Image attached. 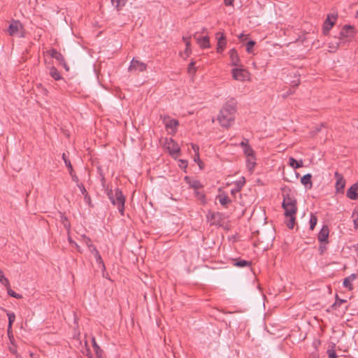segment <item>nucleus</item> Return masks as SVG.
Instances as JSON below:
<instances>
[{
    "instance_id": "1",
    "label": "nucleus",
    "mask_w": 358,
    "mask_h": 358,
    "mask_svg": "<svg viewBox=\"0 0 358 358\" xmlns=\"http://www.w3.org/2000/svg\"><path fill=\"white\" fill-rule=\"evenodd\" d=\"M236 112V101L231 99L223 106L219 113L217 120L220 124L223 127H229L235 120Z\"/></svg>"
},
{
    "instance_id": "2",
    "label": "nucleus",
    "mask_w": 358,
    "mask_h": 358,
    "mask_svg": "<svg viewBox=\"0 0 358 358\" xmlns=\"http://www.w3.org/2000/svg\"><path fill=\"white\" fill-rule=\"evenodd\" d=\"M107 196L110 202L114 206L117 207L119 212L122 215H123L124 210L125 198L122 191L118 188L115 189V191L110 189L107 192Z\"/></svg>"
},
{
    "instance_id": "3",
    "label": "nucleus",
    "mask_w": 358,
    "mask_h": 358,
    "mask_svg": "<svg viewBox=\"0 0 358 358\" xmlns=\"http://www.w3.org/2000/svg\"><path fill=\"white\" fill-rule=\"evenodd\" d=\"M282 206L285 210V216L287 219V226L290 229H293L295 224L296 214L297 212L296 204H288L286 206L282 205Z\"/></svg>"
},
{
    "instance_id": "4",
    "label": "nucleus",
    "mask_w": 358,
    "mask_h": 358,
    "mask_svg": "<svg viewBox=\"0 0 358 358\" xmlns=\"http://www.w3.org/2000/svg\"><path fill=\"white\" fill-rule=\"evenodd\" d=\"M164 147L168 150L171 156L177 155L180 152V148L177 142L172 138H166Z\"/></svg>"
},
{
    "instance_id": "5",
    "label": "nucleus",
    "mask_w": 358,
    "mask_h": 358,
    "mask_svg": "<svg viewBox=\"0 0 358 358\" xmlns=\"http://www.w3.org/2000/svg\"><path fill=\"white\" fill-rule=\"evenodd\" d=\"M231 73L233 78L238 81H245L249 78V73L243 68L233 69Z\"/></svg>"
},
{
    "instance_id": "6",
    "label": "nucleus",
    "mask_w": 358,
    "mask_h": 358,
    "mask_svg": "<svg viewBox=\"0 0 358 358\" xmlns=\"http://www.w3.org/2000/svg\"><path fill=\"white\" fill-rule=\"evenodd\" d=\"M147 65L145 63L136 58H133L129 67V71L131 72H143L145 71Z\"/></svg>"
},
{
    "instance_id": "7",
    "label": "nucleus",
    "mask_w": 358,
    "mask_h": 358,
    "mask_svg": "<svg viewBox=\"0 0 358 358\" xmlns=\"http://www.w3.org/2000/svg\"><path fill=\"white\" fill-rule=\"evenodd\" d=\"M341 36L346 41L351 40L355 35V27L350 25H345L341 31Z\"/></svg>"
},
{
    "instance_id": "8",
    "label": "nucleus",
    "mask_w": 358,
    "mask_h": 358,
    "mask_svg": "<svg viewBox=\"0 0 358 358\" xmlns=\"http://www.w3.org/2000/svg\"><path fill=\"white\" fill-rule=\"evenodd\" d=\"M336 20V16L334 15H328L327 18L325 20L323 27L322 31L324 34H327L330 29L332 28L334 24H335V21Z\"/></svg>"
},
{
    "instance_id": "9",
    "label": "nucleus",
    "mask_w": 358,
    "mask_h": 358,
    "mask_svg": "<svg viewBox=\"0 0 358 358\" xmlns=\"http://www.w3.org/2000/svg\"><path fill=\"white\" fill-rule=\"evenodd\" d=\"M22 28V25L19 20H13L8 27V32L10 36H15L17 34Z\"/></svg>"
},
{
    "instance_id": "10",
    "label": "nucleus",
    "mask_w": 358,
    "mask_h": 358,
    "mask_svg": "<svg viewBox=\"0 0 358 358\" xmlns=\"http://www.w3.org/2000/svg\"><path fill=\"white\" fill-rule=\"evenodd\" d=\"M216 38L217 39V52L222 53L227 45V39L224 33H217Z\"/></svg>"
},
{
    "instance_id": "11",
    "label": "nucleus",
    "mask_w": 358,
    "mask_h": 358,
    "mask_svg": "<svg viewBox=\"0 0 358 358\" xmlns=\"http://www.w3.org/2000/svg\"><path fill=\"white\" fill-rule=\"evenodd\" d=\"M194 38L201 48H207L210 47L209 37L208 36H200L197 33L194 34Z\"/></svg>"
},
{
    "instance_id": "12",
    "label": "nucleus",
    "mask_w": 358,
    "mask_h": 358,
    "mask_svg": "<svg viewBox=\"0 0 358 358\" xmlns=\"http://www.w3.org/2000/svg\"><path fill=\"white\" fill-rule=\"evenodd\" d=\"M164 123L167 129H171L172 133L176 131L177 127L179 124L178 121L175 119H170L169 117L164 118Z\"/></svg>"
},
{
    "instance_id": "13",
    "label": "nucleus",
    "mask_w": 358,
    "mask_h": 358,
    "mask_svg": "<svg viewBox=\"0 0 358 358\" xmlns=\"http://www.w3.org/2000/svg\"><path fill=\"white\" fill-rule=\"evenodd\" d=\"M335 178L336 179L335 185L336 191L338 192H343L345 185V179L343 178V176L337 171L335 172Z\"/></svg>"
},
{
    "instance_id": "14",
    "label": "nucleus",
    "mask_w": 358,
    "mask_h": 358,
    "mask_svg": "<svg viewBox=\"0 0 358 358\" xmlns=\"http://www.w3.org/2000/svg\"><path fill=\"white\" fill-rule=\"evenodd\" d=\"M329 229L327 225H324L320 231L317 239L320 243H328Z\"/></svg>"
},
{
    "instance_id": "15",
    "label": "nucleus",
    "mask_w": 358,
    "mask_h": 358,
    "mask_svg": "<svg viewBox=\"0 0 358 358\" xmlns=\"http://www.w3.org/2000/svg\"><path fill=\"white\" fill-rule=\"evenodd\" d=\"M358 184L355 183L352 185L347 191V196L352 200L358 199Z\"/></svg>"
},
{
    "instance_id": "16",
    "label": "nucleus",
    "mask_w": 358,
    "mask_h": 358,
    "mask_svg": "<svg viewBox=\"0 0 358 358\" xmlns=\"http://www.w3.org/2000/svg\"><path fill=\"white\" fill-rule=\"evenodd\" d=\"M245 183V177H241L238 181L235 182V188L232 189L231 190V194L235 195L236 193L239 192L243 185Z\"/></svg>"
},
{
    "instance_id": "17",
    "label": "nucleus",
    "mask_w": 358,
    "mask_h": 358,
    "mask_svg": "<svg viewBox=\"0 0 358 358\" xmlns=\"http://www.w3.org/2000/svg\"><path fill=\"white\" fill-rule=\"evenodd\" d=\"M229 53L231 59V64L232 66H238L240 62V59L238 55L237 51L234 48H233L229 50Z\"/></svg>"
},
{
    "instance_id": "18",
    "label": "nucleus",
    "mask_w": 358,
    "mask_h": 358,
    "mask_svg": "<svg viewBox=\"0 0 358 358\" xmlns=\"http://www.w3.org/2000/svg\"><path fill=\"white\" fill-rule=\"evenodd\" d=\"M185 180L189 185V186L195 190L199 189L203 187L201 183L197 180H191L188 176L185 178Z\"/></svg>"
},
{
    "instance_id": "19",
    "label": "nucleus",
    "mask_w": 358,
    "mask_h": 358,
    "mask_svg": "<svg viewBox=\"0 0 358 358\" xmlns=\"http://www.w3.org/2000/svg\"><path fill=\"white\" fill-rule=\"evenodd\" d=\"M207 217L210 220L211 224H218L220 222L221 215L218 212L209 213Z\"/></svg>"
},
{
    "instance_id": "20",
    "label": "nucleus",
    "mask_w": 358,
    "mask_h": 358,
    "mask_svg": "<svg viewBox=\"0 0 358 358\" xmlns=\"http://www.w3.org/2000/svg\"><path fill=\"white\" fill-rule=\"evenodd\" d=\"M357 278L356 274H351L348 277L345 278L343 280V286L345 288H348L349 290H352L353 289V286L352 282Z\"/></svg>"
},
{
    "instance_id": "21",
    "label": "nucleus",
    "mask_w": 358,
    "mask_h": 358,
    "mask_svg": "<svg viewBox=\"0 0 358 358\" xmlns=\"http://www.w3.org/2000/svg\"><path fill=\"white\" fill-rule=\"evenodd\" d=\"M288 204H296V199L295 197L289 193H287L286 194H283V206H286Z\"/></svg>"
},
{
    "instance_id": "22",
    "label": "nucleus",
    "mask_w": 358,
    "mask_h": 358,
    "mask_svg": "<svg viewBox=\"0 0 358 358\" xmlns=\"http://www.w3.org/2000/svg\"><path fill=\"white\" fill-rule=\"evenodd\" d=\"M311 178L312 175L310 173H307L301 178V182L308 189H310L313 186Z\"/></svg>"
},
{
    "instance_id": "23",
    "label": "nucleus",
    "mask_w": 358,
    "mask_h": 358,
    "mask_svg": "<svg viewBox=\"0 0 358 358\" xmlns=\"http://www.w3.org/2000/svg\"><path fill=\"white\" fill-rule=\"evenodd\" d=\"M48 52L52 58L57 59L59 63L61 62H64V56L56 49H51L49 51H48Z\"/></svg>"
},
{
    "instance_id": "24",
    "label": "nucleus",
    "mask_w": 358,
    "mask_h": 358,
    "mask_svg": "<svg viewBox=\"0 0 358 358\" xmlns=\"http://www.w3.org/2000/svg\"><path fill=\"white\" fill-rule=\"evenodd\" d=\"M289 165L292 166L294 169H299L302 167L303 165V161L301 160H296L294 157H289Z\"/></svg>"
},
{
    "instance_id": "25",
    "label": "nucleus",
    "mask_w": 358,
    "mask_h": 358,
    "mask_svg": "<svg viewBox=\"0 0 358 358\" xmlns=\"http://www.w3.org/2000/svg\"><path fill=\"white\" fill-rule=\"evenodd\" d=\"M49 73L50 76L54 78L55 80H59L62 78L60 75V73L58 71V70L55 66H51L49 69Z\"/></svg>"
},
{
    "instance_id": "26",
    "label": "nucleus",
    "mask_w": 358,
    "mask_h": 358,
    "mask_svg": "<svg viewBox=\"0 0 358 358\" xmlns=\"http://www.w3.org/2000/svg\"><path fill=\"white\" fill-rule=\"evenodd\" d=\"M255 160L256 159L255 155L247 157V166L250 171H252L254 169L256 164Z\"/></svg>"
},
{
    "instance_id": "27",
    "label": "nucleus",
    "mask_w": 358,
    "mask_h": 358,
    "mask_svg": "<svg viewBox=\"0 0 358 358\" xmlns=\"http://www.w3.org/2000/svg\"><path fill=\"white\" fill-rule=\"evenodd\" d=\"M92 343L93 349H94L96 356L98 357H101V356H102V350L100 348L99 345L96 343V340H95L94 338H92Z\"/></svg>"
},
{
    "instance_id": "28",
    "label": "nucleus",
    "mask_w": 358,
    "mask_h": 358,
    "mask_svg": "<svg viewBox=\"0 0 358 358\" xmlns=\"http://www.w3.org/2000/svg\"><path fill=\"white\" fill-rule=\"evenodd\" d=\"M60 221L62 222V224H63L64 227L69 231L70 230V228H71V224L69 221V220L67 219V217L62 213H60Z\"/></svg>"
},
{
    "instance_id": "29",
    "label": "nucleus",
    "mask_w": 358,
    "mask_h": 358,
    "mask_svg": "<svg viewBox=\"0 0 358 358\" xmlns=\"http://www.w3.org/2000/svg\"><path fill=\"white\" fill-rule=\"evenodd\" d=\"M127 0H111L112 4L119 10L126 3Z\"/></svg>"
},
{
    "instance_id": "30",
    "label": "nucleus",
    "mask_w": 358,
    "mask_h": 358,
    "mask_svg": "<svg viewBox=\"0 0 358 358\" xmlns=\"http://www.w3.org/2000/svg\"><path fill=\"white\" fill-rule=\"evenodd\" d=\"M0 282L5 286L6 288H8L10 286V282L8 278L4 276L3 272L0 269Z\"/></svg>"
},
{
    "instance_id": "31",
    "label": "nucleus",
    "mask_w": 358,
    "mask_h": 358,
    "mask_svg": "<svg viewBox=\"0 0 358 358\" xmlns=\"http://www.w3.org/2000/svg\"><path fill=\"white\" fill-rule=\"evenodd\" d=\"M62 159L64 160V162L65 163V165L67 166V168L69 169V173L70 172H73V166L71 165V163L70 160L66 157L65 153L62 154Z\"/></svg>"
},
{
    "instance_id": "32",
    "label": "nucleus",
    "mask_w": 358,
    "mask_h": 358,
    "mask_svg": "<svg viewBox=\"0 0 358 358\" xmlns=\"http://www.w3.org/2000/svg\"><path fill=\"white\" fill-rule=\"evenodd\" d=\"M219 201L220 204L224 206H227L229 203H231V200L228 196H220Z\"/></svg>"
},
{
    "instance_id": "33",
    "label": "nucleus",
    "mask_w": 358,
    "mask_h": 358,
    "mask_svg": "<svg viewBox=\"0 0 358 358\" xmlns=\"http://www.w3.org/2000/svg\"><path fill=\"white\" fill-rule=\"evenodd\" d=\"M317 222V217L316 215L311 214L310 219V229L313 230Z\"/></svg>"
},
{
    "instance_id": "34",
    "label": "nucleus",
    "mask_w": 358,
    "mask_h": 358,
    "mask_svg": "<svg viewBox=\"0 0 358 358\" xmlns=\"http://www.w3.org/2000/svg\"><path fill=\"white\" fill-rule=\"evenodd\" d=\"M194 66H195V62L193 61H192L189 64L188 68H187V72L189 75H194L196 73V69Z\"/></svg>"
},
{
    "instance_id": "35",
    "label": "nucleus",
    "mask_w": 358,
    "mask_h": 358,
    "mask_svg": "<svg viewBox=\"0 0 358 358\" xmlns=\"http://www.w3.org/2000/svg\"><path fill=\"white\" fill-rule=\"evenodd\" d=\"M94 257H95L96 264H99V266H101V268H103L104 269L105 268L104 263L101 259V257L99 252L96 253V255H94Z\"/></svg>"
},
{
    "instance_id": "36",
    "label": "nucleus",
    "mask_w": 358,
    "mask_h": 358,
    "mask_svg": "<svg viewBox=\"0 0 358 358\" xmlns=\"http://www.w3.org/2000/svg\"><path fill=\"white\" fill-rule=\"evenodd\" d=\"M7 289V292H8V294L12 297H14L15 299H21L22 296L21 294H19L17 293H16L15 292H14L13 290H12L10 289V287L9 286L8 288H6Z\"/></svg>"
},
{
    "instance_id": "37",
    "label": "nucleus",
    "mask_w": 358,
    "mask_h": 358,
    "mask_svg": "<svg viewBox=\"0 0 358 358\" xmlns=\"http://www.w3.org/2000/svg\"><path fill=\"white\" fill-rule=\"evenodd\" d=\"M8 317V330L11 328L13 323L15 321V315L13 313H7Z\"/></svg>"
},
{
    "instance_id": "38",
    "label": "nucleus",
    "mask_w": 358,
    "mask_h": 358,
    "mask_svg": "<svg viewBox=\"0 0 358 358\" xmlns=\"http://www.w3.org/2000/svg\"><path fill=\"white\" fill-rule=\"evenodd\" d=\"M355 228H358V208L355 209L352 215Z\"/></svg>"
},
{
    "instance_id": "39",
    "label": "nucleus",
    "mask_w": 358,
    "mask_h": 358,
    "mask_svg": "<svg viewBox=\"0 0 358 358\" xmlns=\"http://www.w3.org/2000/svg\"><path fill=\"white\" fill-rule=\"evenodd\" d=\"M235 266L238 267H245V266H249L250 265V262H248L246 260H239L237 261L235 264Z\"/></svg>"
},
{
    "instance_id": "40",
    "label": "nucleus",
    "mask_w": 358,
    "mask_h": 358,
    "mask_svg": "<svg viewBox=\"0 0 358 358\" xmlns=\"http://www.w3.org/2000/svg\"><path fill=\"white\" fill-rule=\"evenodd\" d=\"M243 152L247 157L255 155L254 151L250 145L245 146V148H243Z\"/></svg>"
},
{
    "instance_id": "41",
    "label": "nucleus",
    "mask_w": 358,
    "mask_h": 358,
    "mask_svg": "<svg viewBox=\"0 0 358 358\" xmlns=\"http://www.w3.org/2000/svg\"><path fill=\"white\" fill-rule=\"evenodd\" d=\"M255 45V42L254 41H250L247 43L246 45V51L249 53L252 52L253 47Z\"/></svg>"
},
{
    "instance_id": "42",
    "label": "nucleus",
    "mask_w": 358,
    "mask_h": 358,
    "mask_svg": "<svg viewBox=\"0 0 358 358\" xmlns=\"http://www.w3.org/2000/svg\"><path fill=\"white\" fill-rule=\"evenodd\" d=\"M82 240L83 242L87 246L88 248H90V246L93 245L91 239L87 237L85 235L82 236Z\"/></svg>"
},
{
    "instance_id": "43",
    "label": "nucleus",
    "mask_w": 358,
    "mask_h": 358,
    "mask_svg": "<svg viewBox=\"0 0 358 358\" xmlns=\"http://www.w3.org/2000/svg\"><path fill=\"white\" fill-rule=\"evenodd\" d=\"M78 188L80 189L81 193L85 196V198H87L88 197L89 198V194L87 192V190L84 186L83 184L80 183V184H78Z\"/></svg>"
},
{
    "instance_id": "44",
    "label": "nucleus",
    "mask_w": 358,
    "mask_h": 358,
    "mask_svg": "<svg viewBox=\"0 0 358 358\" xmlns=\"http://www.w3.org/2000/svg\"><path fill=\"white\" fill-rule=\"evenodd\" d=\"M194 194H195L196 196L198 198V199H199L201 201L205 200V198H206L205 194H203L202 192H199V189L195 190Z\"/></svg>"
},
{
    "instance_id": "45",
    "label": "nucleus",
    "mask_w": 358,
    "mask_h": 358,
    "mask_svg": "<svg viewBox=\"0 0 358 358\" xmlns=\"http://www.w3.org/2000/svg\"><path fill=\"white\" fill-rule=\"evenodd\" d=\"M345 302H346L345 300L340 299L338 298V296H336V301L332 305V307L334 308V307H336V306H340L343 303H345Z\"/></svg>"
},
{
    "instance_id": "46",
    "label": "nucleus",
    "mask_w": 358,
    "mask_h": 358,
    "mask_svg": "<svg viewBox=\"0 0 358 358\" xmlns=\"http://www.w3.org/2000/svg\"><path fill=\"white\" fill-rule=\"evenodd\" d=\"M71 177V179L73 182H76L77 185L78 184H80L79 183V179H78V177L76 175V173L73 172H70L69 173Z\"/></svg>"
},
{
    "instance_id": "47",
    "label": "nucleus",
    "mask_w": 358,
    "mask_h": 358,
    "mask_svg": "<svg viewBox=\"0 0 358 358\" xmlns=\"http://www.w3.org/2000/svg\"><path fill=\"white\" fill-rule=\"evenodd\" d=\"M192 148L195 152V155L197 156L198 160L199 161V146L196 144H192Z\"/></svg>"
},
{
    "instance_id": "48",
    "label": "nucleus",
    "mask_w": 358,
    "mask_h": 358,
    "mask_svg": "<svg viewBox=\"0 0 358 358\" xmlns=\"http://www.w3.org/2000/svg\"><path fill=\"white\" fill-rule=\"evenodd\" d=\"M327 354H328L329 358H337V355H336L335 351L332 349H329L327 350Z\"/></svg>"
},
{
    "instance_id": "49",
    "label": "nucleus",
    "mask_w": 358,
    "mask_h": 358,
    "mask_svg": "<svg viewBox=\"0 0 358 358\" xmlns=\"http://www.w3.org/2000/svg\"><path fill=\"white\" fill-rule=\"evenodd\" d=\"M90 252L94 256L96 253H99V252L97 250L96 248L93 245L92 246H90L89 248Z\"/></svg>"
},
{
    "instance_id": "50",
    "label": "nucleus",
    "mask_w": 358,
    "mask_h": 358,
    "mask_svg": "<svg viewBox=\"0 0 358 358\" xmlns=\"http://www.w3.org/2000/svg\"><path fill=\"white\" fill-rule=\"evenodd\" d=\"M294 93V91L292 90L291 89H289L287 92L284 93L282 94V97L283 99H285L287 98L289 95L292 94Z\"/></svg>"
},
{
    "instance_id": "51",
    "label": "nucleus",
    "mask_w": 358,
    "mask_h": 358,
    "mask_svg": "<svg viewBox=\"0 0 358 358\" xmlns=\"http://www.w3.org/2000/svg\"><path fill=\"white\" fill-rule=\"evenodd\" d=\"M241 146L243 147V148H245V146H248V139H245L244 138L241 143Z\"/></svg>"
},
{
    "instance_id": "52",
    "label": "nucleus",
    "mask_w": 358,
    "mask_h": 358,
    "mask_svg": "<svg viewBox=\"0 0 358 358\" xmlns=\"http://www.w3.org/2000/svg\"><path fill=\"white\" fill-rule=\"evenodd\" d=\"M234 0H224V4L226 6H233Z\"/></svg>"
},
{
    "instance_id": "53",
    "label": "nucleus",
    "mask_w": 358,
    "mask_h": 358,
    "mask_svg": "<svg viewBox=\"0 0 358 358\" xmlns=\"http://www.w3.org/2000/svg\"><path fill=\"white\" fill-rule=\"evenodd\" d=\"M60 64L63 66V67L66 70V71H69V66L67 65V64L65 62V59H64V62H61Z\"/></svg>"
},
{
    "instance_id": "54",
    "label": "nucleus",
    "mask_w": 358,
    "mask_h": 358,
    "mask_svg": "<svg viewBox=\"0 0 358 358\" xmlns=\"http://www.w3.org/2000/svg\"><path fill=\"white\" fill-rule=\"evenodd\" d=\"M238 38L241 41H245L247 38V35H245L243 33L238 35Z\"/></svg>"
},
{
    "instance_id": "55",
    "label": "nucleus",
    "mask_w": 358,
    "mask_h": 358,
    "mask_svg": "<svg viewBox=\"0 0 358 358\" xmlns=\"http://www.w3.org/2000/svg\"><path fill=\"white\" fill-rule=\"evenodd\" d=\"M194 162H197V163H198V164H199V167L201 169V164H202V162H201V160H200V159H199V161L198 160V158H197V156H196V155H195V157H194Z\"/></svg>"
},
{
    "instance_id": "56",
    "label": "nucleus",
    "mask_w": 358,
    "mask_h": 358,
    "mask_svg": "<svg viewBox=\"0 0 358 358\" xmlns=\"http://www.w3.org/2000/svg\"><path fill=\"white\" fill-rule=\"evenodd\" d=\"M326 249V247L324 245H320L319 247V250L320 251V253L322 254Z\"/></svg>"
},
{
    "instance_id": "57",
    "label": "nucleus",
    "mask_w": 358,
    "mask_h": 358,
    "mask_svg": "<svg viewBox=\"0 0 358 358\" xmlns=\"http://www.w3.org/2000/svg\"><path fill=\"white\" fill-rule=\"evenodd\" d=\"M189 45H190V42L189 41H186V46H187V48H186V50H185L186 52H188Z\"/></svg>"
},
{
    "instance_id": "58",
    "label": "nucleus",
    "mask_w": 358,
    "mask_h": 358,
    "mask_svg": "<svg viewBox=\"0 0 358 358\" xmlns=\"http://www.w3.org/2000/svg\"><path fill=\"white\" fill-rule=\"evenodd\" d=\"M181 162L182 163V165H184L185 167H187V162L185 160H181Z\"/></svg>"
},
{
    "instance_id": "59",
    "label": "nucleus",
    "mask_w": 358,
    "mask_h": 358,
    "mask_svg": "<svg viewBox=\"0 0 358 358\" xmlns=\"http://www.w3.org/2000/svg\"><path fill=\"white\" fill-rule=\"evenodd\" d=\"M73 244L75 245L76 249L80 252V246L76 243H73Z\"/></svg>"
},
{
    "instance_id": "60",
    "label": "nucleus",
    "mask_w": 358,
    "mask_h": 358,
    "mask_svg": "<svg viewBox=\"0 0 358 358\" xmlns=\"http://www.w3.org/2000/svg\"><path fill=\"white\" fill-rule=\"evenodd\" d=\"M310 358H318L317 355H312Z\"/></svg>"
},
{
    "instance_id": "61",
    "label": "nucleus",
    "mask_w": 358,
    "mask_h": 358,
    "mask_svg": "<svg viewBox=\"0 0 358 358\" xmlns=\"http://www.w3.org/2000/svg\"><path fill=\"white\" fill-rule=\"evenodd\" d=\"M69 242H70V243H74V242L71 240V238L70 237L69 238Z\"/></svg>"
},
{
    "instance_id": "62",
    "label": "nucleus",
    "mask_w": 358,
    "mask_h": 358,
    "mask_svg": "<svg viewBox=\"0 0 358 358\" xmlns=\"http://www.w3.org/2000/svg\"><path fill=\"white\" fill-rule=\"evenodd\" d=\"M354 247L356 248V250H358V245H355Z\"/></svg>"
},
{
    "instance_id": "63",
    "label": "nucleus",
    "mask_w": 358,
    "mask_h": 358,
    "mask_svg": "<svg viewBox=\"0 0 358 358\" xmlns=\"http://www.w3.org/2000/svg\"><path fill=\"white\" fill-rule=\"evenodd\" d=\"M85 199L86 200H90V197H89V198H88V197H87V198H85Z\"/></svg>"
},
{
    "instance_id": "64",
    "label": "nucleus",
    "mask_w": 358,
    "mask_h": 358,
    "mask_svg": "<svg viewBox=\"0 0 358 358\" xmlns=\"http://www.w3.org/2000/svg\"><path fill=\"white\" fill-rule=\"evenodd\" d=\"M99 358H101V357H99Z\"/></svg>"
}]
</instances>
